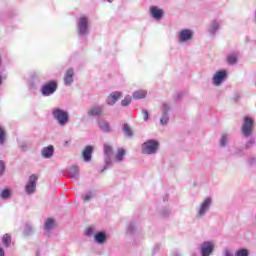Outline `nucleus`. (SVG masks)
I'll return each mask as SVG.
<instances>
[{"label": "nucleus", "instance_id": "47", "mask_svg": "<svg viewBox=\"0 0 256 256\" xmlns=\"http://www.w3.org/2000/svg\"><path fill=\"white\" fill-rule=\"evenodd\" d=\"M177 99H181V94H178V95H177Z\"/></svg>", "mask_w": 256, "mask_h": 256}, {"label": "nucleus", "instance_id": "18", "mask_svg": "<svg viewBox=\"0 0 256 256\" xmlns=\"http://www.w3.org/2000/svg\"><path fill=\"white\" fill-rule=\"evenodd\" d=\"M67 175L70 177V179L77 181V179H79V167L75 165L71 166L67 170Z\"/></svg>", "mask_w": 256, "mask_h": 256}, {"label": "nucleus", "instance_id": "23", "mask_svg": "<svg viewBox=\"0 0 256 256\" xmlns=\"http://www.w3.org/2000/svg\"><path fill=\"white\" fill-rule=\"evenodd\" d=\"M94 239L96 243H99L100 245H102V243H105V240L107 239V235L105 234V232H98L94 236Z\"/></svg>", "mask_w": 256, "mask_h": 256}, {"label": "nucleus", "instance_id": "11", "mask_svg": "<svg viewBox=\"0 0 256 256\" xmlns=\"http://www.w3.org/2000/svg\"><path fill=\"white\" fill-rule=\"evenodd\" d=\"M113 156V147L108 143H104V161L106 167H111L113 163L111 162V157Z\"/></svg>", "mask_w": 256, "mask_h": 256}, {"label": "nucleus", "instance_id": "17", "mask_svg": "<svg viewBox=\"0 0 256 256\" xmlns=\"http://www.w3.org/2000/svg\"><path fill=\"white\" fill-rule=\"evenodd\" d=\"M73 75H75V72L73 71V68H70L66 71L64 76V85L69 87L73 84Z\"/></svg>", "mask_w": 256, "mask_h": 256}, {"label": "nucleus", "instance_id": "50", "mask_svg": "<svg viewBox=\"0 0 256 256\" xmlns=\"http://www.w3.org/2000/svg\"><path fill=\"white\" fill-rule=\"evenodd\" d=\"M104 169H109V167H107V166H104ZM104 169H103L102 171H104Z\"/></svg>", "mask_w": 256, "mask_h": 256}, {"label": "nucleus", "instance_id": "38", "mask_svg": "<svg viewBox=\"0 0 256 256\" xmlns=\"http://www.w3.org/2000/svg\"><path fill=\"white\" fill-rule=\"evenodd\" d=\"M142 115L144 117V121H148L149 120V112L145 109L142 110Z\"/></svg>", "mask_w": 256, "mask_h": 256}, {"label": "nucleus", "instance_id": "7", "mask_svg": "<svg viewBox=\"0 0 256 256\" xmlns=\"http://www.w3.org/2000/svg\"><path fill=\"white\" fill-rule=\"evenodd\" d=\"M215 251V242L205 241L200 244V253L202 256H210Z\"/></svg>", "mask_w": 256, "mask_h": 256}, {"label": "nucleus", "instance_id": "46", "mask_svg": "<svg viewBox=\"0 0 256 256\" xmlns=\"http://www.w3.org/2000/svg\"><path fill=\"white\" fill-rule=\"evenodd\" d=\"M173 256H181V254H179V252H174Z\"/></svg>", "mask_w": 256, "mask_h": 256}, {"label": "nucleus", "instance_id": "39", "mask_svg": "<svg viewBox=\"0 0 256 256\" xmlns=\"http://www.w3.org/2000/svg\"><path fill=\"white\" fill-rule=\"evenodd\" d=\"M247 163H248V165H250V166L255 165V164H256V158H255V157L249 158V159L247 160Z\"/></svg>", "mask_w": 256, "mask_h": 256}, {"label": "nucleus", "instance_id": "15", "mask_svg": "<svg viewBox=\"0 0 256 256\" xmlns=\"http://www.w3.org/2000/svg\"><path fill=\"white\" fill-rule=\"evenodd\" d=\"M103 109H105V106L103 105H94L88 111V115H91L92 117H99V115L103 113Z\"/></svg>", "mask_w": 256, "mask_h": 256}, {"label": "nucleus", "instance_id": "48", "mask_svg": "<svg viewBox=\"0 0 256 256\" xmlns=\"http://www.w3.org/2000/svg\"><path fill=\"white\" fill-rule=\"evenodd\" d=\"M159 249V247L155 246L154 247V251H157Z\"/></svg>", "mask_w": 256, "mask_h": 256}, {"label": "nucleus", "instance_id": "35", "mask_svg": "<svg viewBox=\"0 0 256 256\" xmlns=\"http://www.w3.org/2000/svg\"><path fill=\"white\" fill-rule=\"evenodd\" d=\"M5 143V129L0 128V145Z\"/></svg>", "mask_w": 256, "mask_h": 256}, {"label": "nucleus", "instance_id": "30", "mask_svg": "<svg viewBox=\"0 0 256 256\" xmlns=\"http://www.w3.org/2000/svg\"><path fill=\"white\" fill-rule=\"evenodd\" d=\"M1 199H9L11 197V190L10 189H4L0 193Z\"/></svg>", "mask_w": 256, "mask_h": 256}, {"label": "nucleus", "instance_id": "33", "mask_svg": "<svg viewBox=\"0 0 256 256\" xmlns=\"http://www.w3.org/2000/svg\"><path fill=\"white\" fill-rule=\"evenodd\" d=\"M255 145V138H249L248 141L245 143V149H251Z\"/></svg>", "mask_w": 256, "mask_h": 256}, {"label": "nucleus", "instance_id": "8", "mask_svg": "<svg viewBox=\"0 0 256 256\" xmlns=\"http://www.w3.org/2000/svg\"><path fill=\"white\" fill-rule=\"evenodd\" d=\"M227 79V70L217 71L212 78V85L219 87Z\"/></svg>", "mask_w": 256, "mask_h": 256}, {"label": "nucleus", "instance_id": "6", "mask_svg": "<svg viewBox=\"0 0 256 256\" xmlns=\"http://www.w3.org/2000/svg\"><path fill=\"white\" fill-rule=\"evenodd\" d=\"M78 33L81 36L88 35L89 33V19L85 16H81L78 19Z\"/></svg>", "mask_w": 256, "mask_h": 256}, {"label": "nucleus", "instance_id": "25", "mask_svg": "<svg viewBox=\"0 0 256 256\" xmlns=\"http://www.w3.org/2000/svg\"><path fill=\"white\" fill-rule=\"evenodd\" d=\"M53 227H55V220H53L52 218H48L44 224L45 231H51Z\"/></svg>", "mask_w": 256, "mask_h": 256}, {"label": "nucleus", "instance_id": "42", "mask_svg": "<svg viewBox=\"0 0 256 256\" xmlns=\"http://www.w3.org/2000/svg\"><path fill=\"white\" fill-rule=\"evenodd\" d=\"M69 145H71V140L64 142V147H69Z\"/></svg>", "mask_w": 256, "mask_h": 256}, {"label": "nucleus", "instance_id": "5", "mask_svg": "<svg viewBox=\"0 0 256 256\" xmlns=\"http://www.w3.org/2000/svg\"><path fill=\"white\" fill-rule=\"evenodd\" d=\"M211 205H213V200L211 198L208 197L204 199L197 209V217H205L209 209H211Z\"/></svg>", "mask_w": 256, "mask_h": 256}, {"label": "nucleus", "instance_id": "13", "mask_svg": "<svg viewBox=\"0 0 256 256\" xmlns=\"http://www.w3.org/2000/svg\"><path fill=\"white\" fill-rule=\"evenodd\" d=\"M150 15L156 21H161V19H163V15H165V12L163 11V9L159 8L158 6H151Z\"/></svg>", "mask_w": 256, "mask_h": 256}, {"label": "nucleus", "instance_id": "4", "mask_svg": "<svg viewBox=\"0 0 256 256\" xmlns=\"http://www.w3.org/2000/svg\"><path fill=\"white\" fill-rule=\"evenodd\" d=\"M193 35H195V33L191 29L180 30L177 35L178 43H189L193 41Z\"/></svg>", "mask_w": 256, "mask_h": 256}, {"label": "nucleus", "instance_id": "31", "mask_svg": "<svg viewBox=\"0 0 256 256\" xmlns=\"http://www.w3.org/2000/svg\"><path fill=\"white\" fill-rule=\"evenodd\" d=\"M123 132L127 137H133V131L129 128V125L127 124L123 125Z\"/></svg>", "mask_w": 256, "mask_h": 256}, {"label": "nucleus", "instance_id": "9", "mask_svg": "<svg viewBox=\"0 0 256 256\" xmlns=\"http://www.w3.org/2000/svg\"><path fill=\"white\" fill-rule=\"evenodd\" d=\"M57 91V82L51 81L41 87V93L44 97H49Z\"/></svg>", "mask_w": 256, "mask_h": 256}, {"label": "nucleus", "instance_id": "16", "mask_svg": "<svg viewBox=\"0 0 256 256\" xmlns=\"http://www.w3.org/2000/svg\"><path fill=\"white\" fill-rule=\"evenodd\" d=\"M53 153H55V148H53V145L44 147L41 150V155L44 159H51L53 157Z\"/></svg>", "mask_w": 256, "mask_h": 256}, {"label": "nucleus", "instance_id": "1", "mask_svg": "<svg viewBox=\"0 0 256 256\" xmlns=\"http://www.w3.org/2000/svg\"><path fill=\"white\" fill-rule=\"evenodd\" d=\"M52 117L57 121L60 127H65L69 123V112L61 108H55L52 111Z\"/></svg>", "mask_w": 256, "mask_h": 256}, {"label": "nucleus", "instance_id": "2", "mask_svg": "<svg viewBox=\"0 0 256 256\" xmlns=\"http://www.w3.org/2000/svg\"><path fill=\"white\" fill-rule=\"evenodd\" d=\"M255 127V120L253 118L246 116L244 117L240 133L241 135L247 139V137H251L253 135V128Z\"/></svg>", "mask_w": 256, "mask_h": 256}, {"label": "nucleus", "instance_id": "28", "mask_svg": "<svg viewBox=\"0 0 256 256\" xmlns=\"http://www.w3.org/2000/svg\"><path fill=\"white\" fill-rule=\"evenodd\" d=\"M2 243L5 247H9L11 245V235L5 234L2 238Z\"/></svg>", "mask_w": 256, "mask_h": 256}, {"label": "nucleus", "instance_id": "3", "mask_svg": "<svg viewBox=\"0 0 256 256\" xmlns=\"http://www.w3.org/2000/svg\"><path fill=\"white\" fill-rule=\"evenodd\" d=\"M157 149H159V142L156 140H148L142 144L144 155H153V153H157Z\"/></svg>", "mask_w": 256, "mask_h": 256}, {"label": "nucleus", "instance_id": "43", "mask_svg": "<svg viewBox=\"0 0 256 256\" xmlns=\"http://www.w3.org/2000/svg\"><path fill=\"white\" fill-rule=\"evenodd\" d=\"M162 215H163V217H167V215H169V210H164L162 212Z\"/></svg>", "mask_w": 256, "mask_h": 256}, {"label": "nucleus", "instance_id": "20", "mask_svg": "<svg viewBox=\"0 0 256 256\" xmlns=\"http://www.w3.org/2000/svg\"><path fill=\"white\" fill-rule=\"evenodd\" d=\"M219 25H221L219 20H213L208 29L209 35H215L219 31Z\"/></svg>", "mask_w": 256, "mask_h": 256}, {"label": "nucleus", "instance_id": "32", "mask_svg": "<svg viewBox=\"0 0 256 256\" xmlns=\"http://www.w3.org/2000/svg\"><path fill=\"white\" fill-rule=\"evenodd\" d=\"M131 104V96L127 95L122 101L121 105L122 107H127L128 105Z\"/></svg>", "mask_w": 256, "mask_h": 256}, {"label": "nucleus", "instance_id": "44", "mask_svg": "<svg viewBox=\"0 0 256 256\" xmlns=\"http://www.w3.org/2000/svg\"><path fill=\"white\" fill-rule=\"evenodd\" d=\"M0 256H5V251H3L2 248H0Z\"/></svg>", "mask_w": 256, "mask_h": 256}, {"label": "nucleus", "instance_id": "27", "mask_svg": "<svg viewBox=\"0 0 256 256\" xmlns=\"http://www.w3.org/2000/svg\"><path fill=\"white\" fill-rule=\"evenodd\" d=\"M125 157V149L119 148L116 153V160L117 161H123V158Z\"/></svg>", "mask_w": 256, "mask_h": 256}, {"label": "nucleus", "instance_id": "12", "mask_svg": "<svg viewBox=\"0 0 256 256\" xmlns=\"http://www.w3.org/2000/svg\"><path fill=\"white\" fill-rule=\"evenodd\" d=\"M171 107H169V104L167 102L162 103V117L160 119L161 125H167L169 123V110Z\"/></svg>", "mask_w": 256, "mask_h": 256}, {"label": "nucleus", "instance_id": "49", "mask_svg": "<svg viewBox=\"0 0 256 256\" xmlns=\"http://www.w3.org/2000/svg\"><path fill=\"white\" fill-rule=\"evenodd\" d=\"M108 1V3H113V0H107Z\"/></svg>", "mask_w": 256, "mask_h": 256}, {"label": "nucleus", "instance_id": "29", "mask_svg": "<svg viewBox=\"0 0 256 256\" xmlns=\"http://www.w3.org/2000/svg\"><path fill=\"white\" fill-rule=\"evenodd\" d=\"M234 256H249V250L245 248L238 249L235 252Z\"/></svg>", "mask_w": 256, "mask_h": 256}, {"label": "nucleus", "instance_id": "26", "mask_svg": "<svg viewBox=\"0 0 256 256\" xmlns=\"http://www.w3.org/2000/svg\"><path fill=\"white\" fill-rule=\"evenodd\" d=\"M231 135L225 133L222 134L221 138H220V146L221 147H226L227 143H229V139H230Z\"/></svg>", "mask_w": 256, "mask_h": 256}, {"label": "nucleus", "instance_id": "36", "mask_svg": "<svg viewBox=\"0 0 256 256\" xmlns=\"http://www.w3.org/2000/svg\"><path fill=\"white\" fill-rule=\"evenodd\" d=\"M93 197H94L93 192H87V193L83 196V199H84V201H91V199H93Z\"/></svg>", "mask_w": 256, "mask_h": 256}, {"label": "nucleus", "instance_id": "19", "mask_svg": "<svg viewBox=\"0 0 256 256\" xmlns=\"http://www.w3.org/2000/svg\"><path fill=\"white\" fill-rule=\"evenodd\" d=\"M239 59V52H232L227 55L226 61L228 65H235Z\"/></svg>", "mask_w": 256, "mask_h": 256}, {"label": "nucleus", "instance_id": "10", "mask_svg": "<svg viewBox=\"0 0 256 256\" xmlns=\"http://www.w3.org/2000/svg\"><path fill=\"white\" fill-rule=\"evenodd\" d=\"M25 191H26L27 195H33V193H35V191H37V176L35 174H32L29 177V180L25 186Z\"/></svg>", "mask_w": 256, "mask_h": 256}, {"label": "nucleus", "instance_id": "40", "mask_svg": "<svg viewBox=\"0 0 256 256\" xmlns=\"http://www.w3.org/2000/svg\"><path fill=\"white\" fill-rule=\"evenodd\" d=\"M133 231H135V224L131 223L128 226L127 232L128 233H133Z\"/></svg>", "mask_w": 256, "mask_h": 256}, {"label": "nucleus", "instance_id": "22", "mask_svg": "<svg viewBox=\"0 0 256 256\" xmlns=\"http://www.w3.org/2000/svg\"><path fill=\"white\" fill-rule=\"evenodd\" d=\"M93 155V147L86 146V148L83 151V159L86 162L91 161V156Z\"/></svg>", "mask_w": 256, "mask_h": 256}, {"label": "nucleus", "instance_id": "21", "mask_svg": "<svg viewBox=\"0 0 256 256\" xmlns=\"http://www.w3.org/2000/svg\"><path fill=\"white\" fill-rule=\"evenodd\" d=\"M98 125L104 133H111V126L106 120H99Z\"/></svg>", "mask_w": 256, "mask_h": 256}, {"label": "nucleus", "instance_id": "41", "mask_svg": "<svg viewBox=\"0 0 256 256\" xmlns=\"http://www.w3.org/2000/svg\"><path fill=\"white\" fill-rule=\"evenodd\" d=\"M223 256H234V255H233V252H231V250L226 249L223 252Z\"/></svg>", "mask_w": 256, "mask_h": 256}, {"label": "nucleus", "instance_id": "51", "mask_svg": "<svg viewBox=\"0 0 256 256\" xmlns=\"http://www.w3.org/2000/svg\"><path fill=\"white\" fill-rule=\"evenodd\" d=\"M1 83H2V79H1V76H0V85H1Z\"/></svg>", "mask_w": 256, "mask_h": 256}, {"label": "nucleus", "instance_id": "24", "mask_svg": "<svg viewBox=\"0 0 256 256\" xmlns=\"http://www.w3.org/2000/svg\"><path fill=\"white\" fill-rule=\"evenodd\" d=\"M147 97V91L145 90H138L133 93L134 99H145Z\"/></svg>", "mask_w": 256, "mask_h": 256}, {"label": "nucleus", "instance_id": "37", "mask_svg": "<svg viewBox=\"0 0 256 256\" xmlns=\"http://www.w3.org/2000/svg\"><path fill=\"white\" fill-rule=\"evenodd\" d=\"M5 173V162L3 160H0V177Z\"/></svg>", "mask_w": 256, "mask_h": 256}, {"label": "nucleus", "instance_id": "34", "mask_svg": "<svg viewBox=\"0 0 256 256\" xmlns=\"http://www.w3.org/2000/svg\"><path fill=\"white\" fill-rule=\"evenodd\" d=\"M85 235H87L88 237L95 235V227H88L85 231Z\"/></svg>", "mask_w": 256, "mask_h": 256}, {"label": "nucleus", "instance_id": "45", "mask_svg": "<svg viewBox=\"0 0 256 256\" xmlns=\"http://www.w3.org/2000/svg\"><path fill=\"white\" fill-rule=\"evenodd\" d=\"M26 229H27L28 231H31V226H29V224H26Z\"/></svg>", "mask_w": 256, "mask_h": 256}, {"label": "nucleus", "instance_id": "14", "mask_svg": "<svg viewBox=\"0 0 256 256\" xmlns=\"http://www.w3.org/2000/svg\"><path fill=\"white\" fill-rule=\"evenodd\" d=\"M121 92H112L109 94V96L106 99V103L107 105L113 106L115 105L119 99H121Z\"/></svg>", "mask_w": 256, "mask_h": 256}]
</instances>
